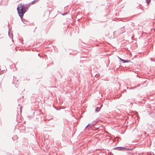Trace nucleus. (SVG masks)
Returning a JSON list of instances; mask_svg holds the SVG:
<instances>
[{
  "mask_svg": "<svg viewBox=\"0 0 155 155\" xmlns=\"http://www.w3.org/2000/svg\"><path fill=\"white\" fill-rule=\"evenodd\" d=\"M30 6V4H26L25 6H23L21 4L19 5L18 6L17 10L19 15L22 19L24 14L27 11L28 8Z\"/></svg>",
  "mask_w": 155,
  "mask_h": 155,
  "instance_id": "1",
  "label": "nucleus"
},
{
  "mask_svg": "<svg viewBox=\"0 0 155 155\" xmlns=\"http://www.w3.org/2000/svg\"><path fill=\"white\" fill-rule=\"evenodd\" d=\"M115 149L119 151H128L131 150L132 149L131 148H127L124 147H117L115 148Z\"/></svg>",
  "mask_w": 155,
  "mask_h": 155,
  "instance_id": "2",
  "label": "nucleus"
},
{
  "mask_svg": "<svg viewBox=\"0 0 155 155\" xmlns=\"http://www.w3.org/2000/svg\"><path fill=\"white\" fill-rule=\"evenodd\" d=\"M118 58L121 61H122L124 63H127L129 62L130 61V60H124V59H123L119 57H118Z\"/></svg>",
  "mask_w": 155,
  "mask_h": 155,
  "instance_id": "3",
  "label": "nucleus"
},
{
  "mask_svg": "<svg viewBox=\"0 0 155 155\" xmlns=\"http://www.w3.org/2000/svg\"><path fill=\"white\" fill-rule=\"evenodd\" d=\"M102 107V105H101L100 107H97L95 110V112H98L100 110L101 108Z\"/></svg>",
  "mask_w": 155,
  "mask_h": 155,
  "instance_id": "4",
  "label": "nucleus"
},
{
  "mask_svg": "<svg viewBox=\"0 0 155 155\" xmlns=\"http://www.w3.org/2000/svg\"><path fill=\"white\" fill-rule=\"evenodd\" d=\"M39 1V0H34L31 2V3H30V5L31 4H34L36 3H37Z\"/></svg>",
  "mask_w": 155,
  "mask_h": 155,
  "instance_id": "5",
  "label": "nucleus"
},
{
  "mask_svg": "<svg viewBox=\"0 0 155 155\" xmlns=\"http://www.w3.org/2000/svg\"><path fill=\"white\" fill-rule=\"evenodd\" d=\"M94 126V124H93L92 123L89 124L88 125H87L85 127V128H86L87 127H92Z\"/></svg>",
  "mask_w": 155,
  "mask_h": 155,
  "instance_id": "6",
  "label": "nucleus"
},
{
  "mask_svg": "<svg viewBox=\"0 0 155 155\" xmlns=\"http://www.w3.org/2000/svg\"><path fill=\"white\" fill-rule=\"evenodd\" d=\"M97 123V121L94 120L93 121L92 123L94 124V126Z\"/></svg>",
  "mask_w": 155,
  "mask_h": 155,
  "instance_id": "7",
  "label": "nucleus"
},
{
  "mask_svg": "<svg viewBox=\"0 0 155 155\" xmlns=\"http://www.w3.org/2000/svg\"><path fill=\"white\" fill-rule=\"evenodd\" d=\"M146 1L147 4L148 5L150 3L151 0H146Z\"/></svg>",
  "mask_w": 155,
  "mask_h": 155,
  "instance_id": "8",
  "label": "nucleus"
},
{
  "mask_svg": "<svg viewBox=\"0 0 155 155\" xmlns=\"http://www.w3.org/2000/svg\"><path fill=\"white\" fill-rule=\"evenodd\" d=\"M140 85V84H139L137 85V86H136L134 87V88L137 87H139Z\"/></svg>",
  "mask_w": 155,
  "mask_h": 155,
  "instance_id": "9",
  "label": "nucleus"
},
{
  "mask_svg": "<svg viewBox=\"0 0 155 155\" xmlns=\"http://www.w3.org/2000/svg\"><path fill=\"white\" fill-rule=\"evenodd\" d=\"M150 126H151V127H153L152 125V124L150 125Z\"/></svg>",
  "mask_w": 155,
  "mask_h": 155,
  "instance_id": "10",
  "label": "nucleus"
},
{
  "mask_svg": "<svg viewBox=\"0 0 155 155\" xmlns=\"http://www.w3.org/2000/svg\"><path fill=\"white\" fill-rule=\"evenodd\" d=\"M40 55V54H38V56H40V55Z\"/></svg>",
  "mask_w": 155,
  "mask_h": 155,
  "instance_id": "11",
  "label": "nucleus"
},
{
  "mask_svg": "<svg viewBox=\"0 0 155 155\" xmlns=\"http://www.w3.org/2000/svg\"><path fill=\"white\" fill-rule=\"evenodd\" d=\"M1 71V69H0V71Z\"/></svg>",
  "mask_w": 155,
  "mask_h": 155,
  "instance_id": "12",
  "label": "nucleus"
}]
</instances>
